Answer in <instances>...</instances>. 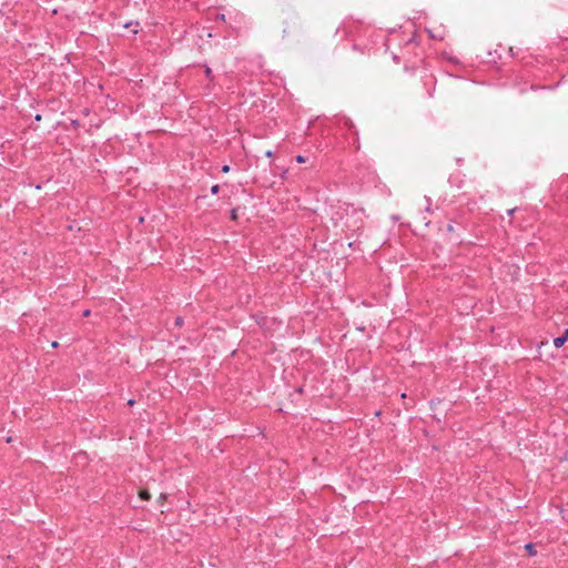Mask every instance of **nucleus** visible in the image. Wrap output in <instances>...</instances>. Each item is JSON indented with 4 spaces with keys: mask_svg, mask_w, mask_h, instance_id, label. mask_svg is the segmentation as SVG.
Wrapping results in <instances>:
<instances>
[{
    "mask_svg": "<svg viewBox=\"0 0 568 568\" xmlns=\"http://www.w3.org/2000/svg\"><path fill=\"white\" fill-rule=\"evenodd\" d=\"M566 341H567V338L565 335L556 337L554 339V345H555V347L559 348L566 343Z\"/></svg>",
    "mask_w": 568,
    "mask_h": 568,
    "instance_id": "nucleus-1",
    "label": "nucleus"
},
{
    "mask_svg": "<svg viewBox=\"0 0 568 568\" xmlns=\"http://www.w3.org/2000/svg\"><path fill=\"white\" fill-rule=\"evenodd\" d=\"M139 496L143 500H149L151 498V495H150L149 490H146V489L140 490Z\"/></svg>",
    "mask_w": 568,
    "mask_h": 568,
    "instance_id": "nucleus-2",
    "label": "nucleus"
},
{
    "mask_svg": "<svg viewBox=\"0 0 568 568\" xmlns=\"http://www.w3.org/2000/svg\"><path fill=\"white\" fill-rule=\"evenodd\" d=\"M525 548L529 551V555H531V556L536 555V551L534 549V545L532 544H527L525 546Z\"/></svg>",
    "mask_w": 568,
    "mask_h": 568,
    "instance_id": "nucleus-3",
    "label": "nucleus"
},
{
    "mask_svg": "<svg viewBox=\"0 0 568 568\" xmlns=\"http://www.w3.org/2000/svg\"><path fill=\"white\" fill-rule=\"evenodd\" d=\"M219 190H220V186H219L217 184H215V185H213V186L211 187V192H212V194H217Z\"/></svg>",
    "mask_w": 568,
    "mask_h": 568,
    "instance_id": "nucleus-4",
    "label": "nucleus"
},
{
    "mask_svg": "<svg viewBox=\"0 0 568 568\" xmlns=\"http://www.w3.org/2000/svg\"><path fill=\"white\" fill-rule=\"evenodd\" d=\"M296 161H297L298 163H304V162L306 161V159H305L303 155H297V156H296Z\"/></svg>",
    "mask_w": 568,
    "mask_h": 568,
    "instance_id": "nucleus-5",
    "label": "nucleus"
},
{
    "mask_svg": "<svg viewBox=\"0 0 568 568\" xmlns=\"http://www.w3.org/2000/svg\"><path fill=\"white\" fill-rule=\"evenodd\" d=\"M165 498H166V495H165L164 493H162V494L160 495V497H159V503L162 505V504H163V501L165 500Z\"/></svg>",
    "mask_w": 568,
    "mask_h": 568,
    "instance_id": "nucleus-6",
    "label": "nucleus"
},
{
    "mask_svg": "<svg viewBox=\"0 0 568 568\" xmlns=\"http://www.w3.org/2000/svg\"><path fill=\"white\" fill-rule=\"evenodd\" d=\"M182 323H183V320H182L181 317H176V318H175V324H176L178 326H181V325H182Z\"/></svg>",
    "mask_w": 568,
    "mask_h": 568,
    "instance_id": "nucleus-7",
    "label": "nucleus"
},
{
    "mask_svg": "<svg viewBox=\"0 0 568 568\" xmlns=\"http://www.w3.org/2000/svg\"><path fill=\"white\" fill-rule=\"evenodd\" d=\"M211 73H212V70H211L209 67H206V69H205V74H206V77H209V78H210V77H211Z\"/></svg>",
    "mask_w": 568,
    "mask_h": 568,
    "instance_id": "nucleus-8",
    "label": "nucleus"
},
{
    "mask_svg": "<svg viewBox=\"0 0 568 568\" xmlns=\"http://www.w3.org/2000/svg\"><path fill=\"white\" fill-rule=\"evenodd\" d=\"M229 171H230V166L229 165H224L222 168V172L227 173Z\"/></svg>",
    "mask_w": 568,
    "mask_h": 568,
    "instance_id": "nucleus-9",
    "label": "nucleus"
},
{
    "mask_svg": "<svg viewBox=\"0 0 568 568\" xmlns=\"http://www.w3.org/2000/svg\"><path fill=\"white\" fill-rule=\"evenodd\" d=\"M90 313H91V312H90V310H85V311L83 312V316H84V317H88V316L90 315Z\"/></svg>",
    "mask_w": 568,
    "mask_h": 568,
    "instance_id": "nucleus-10",
    "label": "nucleus"
},
{
    "mask_svg": "<svg viewBox=\"0 0 568 568\" xmlns=\"http://www.w3.org/2000/svg\"><path fill=\"white\" fill-rule=\"evenodd\" d=\"M58 345H59V344H58V342H52V344H51V346H52L53 348H57V347H58Z\"/></svg>",
    "mask_w": 568,
    "mask_h": 568,
    "instance_id": "nucleus-11",
    "label": "nucleus"
},
{
    "mask_svg": "<svg viewBox=\"0 0 568 568\" xmlns=\"http://www.w3.org/2000/svg\"><path fill=\"white\" fill-rule=\"evenodd\" d=\"M266 156L271 158L272 156V151H267L266 152Z\"/></svg>",
    "mask_w": 568,
    "mask_h": 568,
    "instance_id": "nucleus-12",
    "label": "nucleus"
},
{
    "mask_svg": "<svg viewBox=\"0 0 568 568\" xmlns=\"http://www.w3.org/2000/svg\"><path fill=\"white\" fill-rule=\"evenodd\" d=\"M564 335L566 336V338L568 339V328L565 331Z\"/></svg>",
    "mask_w": 568,
    "mask_h": 568,
    "instance_id": "nucleus-13",
    "label": "nucleus"
},
{
    "mask_svg": "<svg viewBox=\"0 0 568 568\" xmlns=\"http://www.w3.org/2000/svg\"><path fill=\"white\" fill-rule=\"evenodd\" d=\"M232 217L235 219L236 217V214H235V211L233 210L232 211Z\"/></svg>",
    "mask_w": 568,
    "mask_h": 568,
    "instance_id": "nucleus-14",
    "label": "nucleus"
},
{
    "mask_svg": "<svg viewBox=\"0 0 568 568\" xmlns=\"http://www.w3.org/2000/svg\"><path fill=\"white\" fill-rule=\"evenodd\" d=\"M128 404H129V405H133V404H134V400L130 399Z\"/></svg>",
    "mask_w": 568,
    "mask_h": 568,
    "instance_id": "nucleus-15",
    "label": "nucleus"
}]
</instances>
